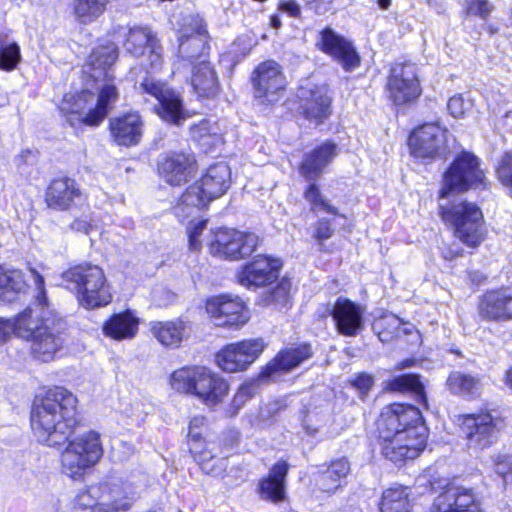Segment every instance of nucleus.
I'll return each mask as SVG.
<instances>
[{
  "label": "nucleus",
  "instance_id": "f257e3e1",
  "mask_svg": "<svg viewBox=\"0 0 512 512\" xmlns=\"http://www.w3.org/2000/svg\"><path fill=\"white\" fill-rule=\"evenodd\" d=\"M29 272L35 285V306H28L13 318L15 335L31 342L34 358L49 362L63 345L67 322L50 309L44 277L32 267Z\"/></svg>",
  "mask_w": 512,
  "mask_h": 512
},
{
  "label": "nucleus",
  "instance_id": "f03ea898",
  "mask_svg": "<svg viewBox=\"0 0 512 512\" xmlns=\"http://www.w3.org/2000/svg\"><path fill=\"white\" fill-rule=\"evenodd\" d=\"M382 455L393 463L414 459L426 446L427 428L419 408L393 403L385 406L377 421Z\"/></svg>",
  "mask_w": 512,
  "mask_h": 512
},
{
  "label": "nucleus",
  "instance_id": "7ed1b4c3",
  "mask_svg": "<svg viewBox=\"0 0 512 512\" xmlns=\"http://www.w3.org/2000/svg\"><path fill=\"white\" fill-rule=\"evenodd\" d=\"M77 423V398L64 387L47 390L33 404L31 428L42 444L54 447L66 443Z\"/></svg>",
  "mask_w": 512,
  "mask_h": 512
},
{
  "label": "nucleus",
  "instance_id": "20e7f679",
  "mask_svg": "<svg viewBox=\"0 0 512 512\" xmlns=\"http://www.w3.org/2000/svg\"><path fill=\"white\" fill-rule=\"evenodd\" d=\"M65 287L76 294L81 306L94 309L112 300L109 285L101 267L91 263L75 265L61 275Z\"/></svg>",
  "mask_w": 512,
  "mask_h": 512
},
{
  "label": "nucleus",
  "instance_id": "39448f33",
  "mask_svg": "<svg viewBox=\"0 0 512 512\" xmlns=\"http://www.w3.org/2000/svg\"><path fill=\"white\" fill-rule=\"evenodd\" d=\"M170 384L178 392L195 395L209 407L221 403L229 391V385L222 377L203 366H188L174 371Z\"/></svg>",
  "mask_w": 512,
  "mask_h": 512
},
{
  "label": "nucleus",
  "instance_id": "423d86ee",
  "mask_svg": "<svg viewBox=\"0 0 512 512\" xmlns=\"http://www.w3.org/2000/svg\"><path fill=\"white\" fill-rule=\"evenodd\" d=\"M103 455L99 433L85 432L68 442L61 453V469L67 476L77 479L96 465Z\"/></svg>",
  "mask_w": 512,
  "mask_h": 512
},
{
  "label": "nucleus",
  "instance_id": "0eeeda50",
  "mask_svg": "<svg viewBox=\"0 0 512 512\" xmlns=\"http://www.w3.org/2000/svg\"><path fill=\"white\" fill-rule=\"evenodd\" d=\"M442 218L451 223L456 237L469 247H477L484 240V220L480 208L461 201L450 207L441 205Z\"/></svg>",
  "mask_w": 512,
  "mask_h": 512
},
{
  "label": "nucleus",
  "instance_id": "6e6552de",
  "mask_svg": "<svg viewBox=\"0 0 512 512\" xmlns=\"http://www.w3.org/2000/svg\"><path fill=\"white\" fill-rule=\"evenodd\" d=\"M480 186H487L484 171L480 168V159L470 152H462L444 175L440 197L445 198L452 191H466Z\"/></svg>",
  "mask_w": 512,
  "mask_h": 512
},
{
  "label": "nucleus",
  "instance_id": "1a4fd4ad",
  "mask_svg": "<svg viewBox=\"0 0 512 512\" xmlns=\"http://www.w3.org/2000/svg\"><path fill=\"white\" fill-rule=\"evenodd\" d=\"M259 244V237L252 232L221 228L213 233L209 251L223 259L239 260L250 256Z\"/></svg>",
  "mask_w": 512,
  "mask_h": 512
},
{
  "label": "nucleus",
  "instance_id": "9d476101",
  "mask_svg": "<svg viewBox=\"0 0 512 512\" xmlns=\"http://www.w3.org/2000/svg\"><path fill=\"white\" fill-rule=\"evenodd\" d=\"M264 347L260 338L231 343L216 354L215 360L224 372L244 371L261 355Z\"/></svg>",
  "mask_w": 512,
  "mask_h": 512
},
{
  "label": "nucleus",
  "instance_id": "9b49d317",
  "mask_svg": "<svg viewBox=\"0 0 512 512\" xmlns=\"http://www.w3.org/2000/svg\"><path fill=\"white\" fill-rule=\"evenodd\" d=\"M139 89L142 93L149 94L158 101L156 112L163 120L178 124L180 120L185 118V111L179 93L171 89L166 83L146 75L140 82Z\"/></svg>",
  "mask_w": 512,
  "mask_h": 512
},
{
  "label": "nucleus",
  "instance_id": "f8f14e48",
  "mask_svg": "<svg viewBox=\"0 0 512 512\" xmlns=\"http://www.w3.org/2000/svg\"><path fill=\"white\" fill-rule=\"evenodd\" d=\"M416 66L412 63L395 64L386 84L388 97L395 105L409 104L421 94Z\"/></svg>",
  "mask_w": 512,
  "mask_h": 512
},
{
  "label": "nucleus",
  "instance_id": "ddd939ff",
  "mask_svg": "<svg viewBox=\"0 0 512 512\" xmlns=\"http://www.w3.org/2000/svg\"><path fill=\"white\" fill-rule=\"evenodd\" d=\"M123 48L133 57H140L148 52L150 68L153 71L161 69L163 64L162 46L157 35L149 27L129 28L124 34Z\"/></svg>",
  "mask_w": 512,
  "mask_h": 512
},
{
  "label": "nucleus",
  "instance_id": "4468645a",
  "mask_svg": "<svg viewBox=\"0 0 512 512\" xmlns=\"http://www.w3.org/2000/svg\"><path fill=\"white\" fill-rule=\"evenodd\" d=\"M503 425L501 418L494 417L489 412L469 414L463 418L462 430L469 447L484 449L496 441Z\"/></svg>",
  "mask_w": 512,
  "mask_h": 512
},
{
  "label": "nucleus",
  "instance_id": "2eb2a0df",
  "mask_svg": "<svg viewBox=\"0 0 512 512\" xmlns=\"http://www.w3.org/2000/svg\"><path fill=\"white\" fill-rule=\"evenodd\" d=\"M206 311L218 327L239 329L249 320L244 303L230 295L209 298L206 302Z\"/></svg>",
  "mask_w": 512,
  "mask_h": 512
},
{
  "label": "nucleus",
  "instance_id": "dca6fc26",
  "mask_svg": "<svg viewBox=\"0 0 512 512\" xmlns=\"http://www.w3.org/2000/svg\"><path fill=\"white\" fill-rule=\"evenodd\" d=\"M447 131L437 123H425L409 137L411 154L416 158L433 159L446 153Z\"/></svg>",
  "mask_w": 512,
  "mask_h": 512
},
{
  "label": "nucleus",
  "instance_id": "f3484780",
  "mask_svg": "<svg viewBox=\"0 0 512 512\" xmlns=\"http://www.w3.org/2000/svg\"><path fill=\"white\" fill-rule=\"evenodd\" d=\"M59 109L73 128L98 126L102 122L95 107V94L89 90L65 95Z\"/></svg>",
  "mask_w": 512,
  "mask_h": 512
},
{
  "label": "nucleus",
  "instance_id": "a211bd4d",
  "mask_svg": "<svg viewBox=\"0 0 512 512\" xmlns=\"http://www.w3.org/2000/svg\"><path fill=\"white\" fill-rule=\"evenodd\" d=\"M252 84L256 98L263 102L276 101L286 87V78L281 66L272 60L260 63L252 74Z\"/></svg>",
  "mask_w": 512,
  "mask_h": 512
},
{
  "label": "nucleus",
  "instance_id": "6ab92c4d",
  "mask_svg": "<svg viewBox=\"0 0 512 512\" xmlns=\"http://www.w3.org/2000/svg\"><path fill=\"white\" fill-rule=\"evenodd\" d=\"M281 265L279 259L258 255L238 271V282L248 289L269 285L277 279Z\"/></svg>",
  "mask_w": 512,
  "mask_h": 512
},
{
  "label": "nucleus",
  "instance_id": "aec40b11",
  "mask_svg": "<svg viewBox=\"0 0 512 512\" xmlns=\"http://www.w3.org/2000/svg\"><path fill=\"white\" fill-rule=\"evenodd\" d=\"M478 314L486 321L512 320V287L486 291L479 299Z\"/></svg>",
  "mask_w": 512,
  "mask_h": 512
},
{
  "label": "nucleus",
  "instance_id": "412c9836",
  "mask_svg": "<svg viewBox=\"0 0 512 512\" xmlns=\"http://www.w3.org/2000/svg\"><path fill=\"white\" fill-rule=\"evenodd\" d=\"M196 160L192 154L169 152L158 162L161 177L170 185L179 186L186 183L194 174Z\"/></svg>",
  "mask_w": 512,
  "mask_h": 512
},
{
  "label": "nucleus",
  "instance_id": "4be33fe9",
  "mask_svg": "<svg viewBox=\"0 0 512 512\" xmlns=\"http://www.w3.org/2000/svg\"><path fill=\"white\" fill-rule=\"evenodd\" d=\"M318 46L324 53L333 57L346 71H351L360 65V57L352 43L331 28L321 31Z\"/></svg>",
  "mask_w": 512,
  "mask_h": 512
},
{
  "label": "nucleus",
  "instance_id": "5701e85b",
  "mask_svg": "<svg viewBox=\"0 0 512 512\" xmlns=\"http://www.w3.org/2000/svg\"><path fill=\"white\" fill-rule=\"evenodd\" d=\"M305 117L316 124L322 123L331 114V98L326 86L307 83L298 90Z\"/></svg>",
  "mask_w": 512,
  "mask_h": 512
},
{
  "label": "nucleus",
  "instance_id": "b1692460",
  "mask_svg": "<svg viewBox=\"0 0 512 512\" xmlns=\"http://www.w3.org/2000/svg\"><path fill=\"white\" fill-rule=\"evenodd\" d=\"M331 316L340 335L355 337L364 327V309L347 298L336 300Z\"/></svg>",
  "mask_w": 512,
  "mask_h": 512
},
{
  "label": "nucleus",
  "instance_id": "393cba45",
  "mask_svg": "<svg viewBox=\"0 0 512 512\" xmlns=\"http://www.w3.org/2000/svg\"><path fill=\"white\" fill-rule=\"evenodd\" d=\"M84 201V195L74 179L62 177L52 180L46 190V203L55 210H69Z\"/></svg>",
  "mask_w": 512,
  "mask_h": 512
},
{
  "label": "nucleus",
  "instance_id": "a878e982",
  "mask_svg": "<svg viewBox=\"0 0 512 512\" xmlns=\"http://www.w3.org/2000/svg\"><path fill=\"white\" fill-rule=\"evenodd\" d=\"M431 512H480L471 489L450 487L436 497Z\"/></svg>",
  "mask_w": 512,
  "mask_h": 512
},
{
  "label": "nucleus",
  "instance_id": "bb28decb",
  "mask_svg": "<svg viewBox=\"0 0 512 512\" xmlns=\"http://www.w3.org/2000/svg\"><path fill=\"white\" fill-rule=\"evenodd\" d=\"M311 356L312 349L309 344L288 347L266 365L261 375L275 381L282 373L291 371Z\"/></svg>",
  "mask_w": 512,
  "mask_h": 512
},
{
  "label": "nucleus",
  "instance_id": "cd10ccee",
  "mask_svg": "<svg viewBox=\"0 0 512 512\" xmlns=\"http://www.w3.org/2000/svg\"><path fill=\"white\" fill-rule=\"evenodd\" d=\"M109 127L114 142L120 146L138 144L143 133V123L136 112L111 118Z\"/></svg>",
  "mask_w": 512,
  "mask_h": 512
},
{
  "label": "nucleus",
  "instance_id": "c85d7f7f",
  "mask_svg": "<svg viewBox=\"0 0 512 512\" xmlns=\"http://www.w3.org/2000/svg\"><path fill=\"white\" fill-rule=\"evenodd\" d=\"M336 155V144L331 141H326L311 152L305 154L299 166V172L307 181H316Z\"/></svg>",
  "mask_w": 512,
  "mask_h": 512
},
{
  "label": "nucleus",
  "instance_id": "c756f323",
  "mask_svg": "<svg viewBox=\"0 0 512 512\" xmlns=\"http://www.w3.org/2000/svg\"><path fill=\"white\" fill-rule=\"evenodd\" d=\"M109 486L107 492L110 497L112 512L128 511L132 504L139 498L142 484L134 479H112L105 482Z\"/></svg>",
  "mask_w": 512,
  "mask_h": 512
},
{
  "label": "nucleus",
  "instance_id": "7c9ffc66",
  "mask_svg": "<svg viewBox=\"0 0 512 512\" xmlns=\"http://www.w3.org/2000/svg\"><path fill=\"white\" fill-rule=\"evenodd\" d=\"M108 489L103 482L79 492L71 502L70 512H112Z\"/></svg>",
  "mask_w": 512,
  "mask_h": 512
},
{
  "label": "nucleus",
  "instance_id": "2f4dec72",
  "mask_svg": "<svg viewBox=\"0 0 512 512\" xmlns=\"http://www.w3.org/2000/svg\"><path fill=\"white\" fill-rule=\"evenodd\" d=\"M118 58L117 46L109 42L94 48L89 55L85 64V73L91 78L98 81L109 78V70Z\"/></svg>",
  "mask_w": 512,
  "mask_h": 512
},
{
  "label": "nucleus",
  "instance_id": "473e14b6",
  "mask_svg": "<svg viewBox=\"0 0 512 512\" xmlns=\"http://www.w3.org/2000/svg\"><path fill=\"white\" fill-rule=\"evenodd\" d=\"M151 332L163 346L177 348L190 335L191 325L180 318L157 321L151 324Z\"/></svg>",
  "mask_w": 512,
  "mask_h": 512
},
{
  "label": "nucleus",
  "instance_id": "72a5a7b5",
  "mask_svg": "<svg viewBox=\"0 0 512 512\" xmlns=\"http://www.w3.org/2000/svg\"><path fill=\"white\" fill-rule=\"evenodd\" d=\"M192 66L191 86L200 98H213L219 92V82L214 68L206 59Z\"/></svg>",
  "mask_w": 512,
  "mask_h": 512
},
{
  "label": "nucleus",
  "instance_id": "f704fd0d",
  "mask_svg": "<svg viewBox=\"0 0 512 512\" xmlns=\"http://www.w3.org/2000/svg\"><path fill=\"white\" fill-rule=\"evenodd\" d=\"M288 469V464L285 461L278 462L272 467L269 475L260 480L258 492L261 499L273 503L285 499V479Z\"/></svg>",
  "mask_w": 512,
  "mask_h": 512
},
{
  "label": "nucleus",
  "instance_id": "c9c22d12",
  "mask_svg": "<svg viewBox=\"0 0 512 512\" xmlns=\"http://www.w3.org/2000/svg\"><path fill=\"white\" fill-rule=\"evenodd\" d=\"M27 284L23 271L0 265V303H13L27 294Z\"/></svg>",
  "mask_w": 512,
  "mask_h": 512
},
{
  "label": "nucleus",
  "instance_id": "e433bc0d",
  "mask_svg": "<svg viewBox=\"0 0 512 512\" xmlns=\"http://www.w3.org/2000/svg\"><path fill=\"white\" fill-rule=\"evenodd\" d=\"M231 171L229 166L220 162L210 166L206 174L198 181L210 199H216L226 193L230 187Z\"/></svg>",
  "mask_w": 512,
  "mask_h": 512
},
{
  "label": "nucleus",
  "instance_id": "4c0bfd02",
  "mask_svg": "<svg viewBox=\"0 0 512 512\" xmlns=\"http://www.w3.org/2000/svg\"><path fill=\"white\" fill-rule=\"evenodd\" d=\"M212 200L213 199L208 197L207 193H204L201 185L196 182L195 184L188 187L182 194L178 203L174 207V213L180 219L188 218L193 216L197 211L205 207L207 203Z\"/></svg>",
  "mask_w": 512,
  "mask_h": 512
},
{
  "label": "nucleus",
  "instance_id": "58836bf2",
  "mask_svg": "<svg viewBox=\"0 0 512 512\" xmlns=\"http://www.w3.org/2000/svg\"><path fill=\"white\" fill-rule=\"evenodd\" d=\"M138 331V320L132 312L114 314L103 325L105 336L115 340L133 338Z\"/></svg>",
  "mask_w": 512,
  "mask_h": 512
},
{
  "label": "nucleus",
  "instance_id": "ea45409f",
  "mask_svg": "<svg viewBox=\"0 0 512 512\" xmlns=\"http://www.w3.org/2000/svg\"><path fill=\"white\" fill-rule=\"evenodd\" d=\"M179 55L182 60L175 64L176 71H179L186 62L189 65L197 64L202 59H206L208 50V36H195L185 39H179Z\"/></svg>",
  "mask_w": 512,
  "mask_h": 512
},
{
  "label": "nucleus",
  "instance_id": "a19ab883",
  "mask_svg": "<svg viewBox=\"0 0 512 512\" xmlns=\"http://www.w3.org/2000/svg\"><path fill=\"white\" fill-rule=\"evenodd\" d=\"M349 473L350 463L346 458L334 460L326 470L319 475V488L324 492H335L341 486V480Z\"/></svg>",
  "mask_w": 512,
  "mask_h": 512
},
{
  "label": "nucleus",
  "instance_id": "79ce46f5",
  "mask_svg": "<svg viewBox=\"0 0 512 512\" xmlns=\"http://www.w3.org/2000/svg\"><path fill=\"white\" fill-rule=\"evenodd\" d=\"M408 487L395 486L383 491L379 503L380 512H411Z\"/></svg>",
  "mask_w": 512,
  "mask_h": 512
},
{
  "label": "nucleus",
  "instance_id": "37998d69",
  "mask_svg": "<svg viewBox=\"0 0 512 512\" xmlns=\"http://www.w3.org/2000/svg\"><path fill=\"white\" fill-rule=\"evenodd\" d=\"M385 389L401 393L412 392L417 397L419 403L427 406L425 387L417 374H403L396 376L386 382Z\"/></svg>",
  "mask_w": 512,
  "mask_h": 512
},
{
  "label": "nucleus",
  "instance_id": "c03bdc74",
  "mask_svg": "<svg viewBox=\"0 0 512 512\" xmlns=\"http://www.w3.org/2000/svg\"><path fill=\"white\" fill-rule=\"evenodd\" d=\"M108 1L109 0H74V15L82 24L92 23L103 14Z\"/></svg>",
  "mask_w": 512,
  "mask_h": 512
},
{
  "label": "nucleus",
  "instance_id": "a18cd8bd",
  "mask_svg": "<svg viewBox=\"0 0 512 512\" xmlns=\"http://www.w3.org/2000/svg\"><path fill=\"white\" fill-rule=\"evenodd\" d=\"M447 388L455 395H473L479 385V379L460 371H453L447 378Z\"/></svg>",
  "mask_w": 512,
  "mask_h": 512
},
{
  "label": "nucleus",
  "instance_id": "49530a36",
  "mask_svg": "<svg viewBox=\"0 0 512 512\" xmlns=\"http://www.w3.org/2000/svg\"><path fill=\"white\" fill-rule=\"evenodd\" d=\"M307 186L304 191V198L310 204V209L314 213L326 212L333 215H340L338 209L331 205L325 196L321 193L319 186L315 181Z\"/></svg>",
  "mask_w": 512,
  "mask_h": 512
},
{
  "label": "nucleus",
  "instance_id": "de8ad7c7",
  "mask_svg": "<svg viewBox=\"0 0 512 512\" xmlns=\"http://www.w3.org/2000/svg\"><path fill=\"white\" fill-rule=\"evenodd\" d=\"M206 428V418L204 416H195L190 420L188 436L190 438L189 450L199 461H204L208 457L200 450L203 431Z\"/></svg>",
  "mask_w": 512,
  "mask_h": 512
},
{
  "label": "nucleus",
  "instance_id": "09e8293b",
  "mask_svg": "<svg viewBox=\"0 0 512 512\" xmlns=\"http://www.w3.org/2000/svg\"><path fill=\"white\" fill-rule=\"evenodd\" d=\"M118 99V91L114 84L105 82L99 88L97 99L95 98V107L100 116L101 121L106 117L109 110L113 107Z\"/></svg>",
  "mask_w": 512,
  "mask_h": 512
},
{
  "label": "nucleus",
  "instance_id": "8fccbe9b",
  "mask_svg": "<svg viewBox=\"0 0 512 512\" xmlns=\"http://www.w3.org/2000/svg\"><path fill=\"white\" fill-rule=\"evenodd\" d=\"M400 328L401 319L395 315L385 316L374 324L381 342H389L393 338L400 337Z\"/></svg>",
  "mask_w": 512,
  "mask_h": 512
},
{
  "label": "nucleus",
  "instance_id": "3c124183",
  "mask_svg": "<svg viewBox=\"0 0 512 512\" xmlns=\"http://www.w3.org/2000/svg\"><path fill=\"white\" fill-rule=\"evenodd\" d=\"M195 36H208L203 19L198 15H187L183 18L179 30V39H185Z\"/></svg>",
  "mask_w": 512,
  "mask_h": 512
},
{
  "label": "nucleus",
  "instance_id": "603ef678",
  "mask_svg": "<svg viewBox=\"0 0 512 512\" xmlns=\"http://www.w3.org/2000/svg\"><path fill=\"white\" fill-rule=\"evenodd\" d=\"M291 282L282 279L272 291L266 293L264 301L266 304H274L282 308L286 307L290 301Z\"/></svg>",
  "mask_w": 512,
  "mask_h": 512
},
{
  "label": "nucleus",
  "instance_id": "864d4df0",
  "mask_svg": "<svg viewBox=\"0 0 512 512\" xmlns=\"http://www.w3.org/2000/svg\"><path fill=\"white\" fill-rule=\"evenodd\" d=\"M21 60L20 47L16 43L0 46V69L11 71Z\"/></svg>",
  "mask_w": 512,
  "mask_h": 512
},
{
  "label": "nucleus",
  "instance_id": "5fc2aeb1",
  "mask_svg": "<svg viewBox=\"0 0 512 512\" xmlns=\"http://www.w3.org/2000/svg\"><path fill=\"white\" fill-rule=\"evenodd\" d=\"M494 11V5L488 0H466L463 13L466 16H477L482 20H487Z\"/></svg>",
  "mask_w": 512,
  "mask_h": 512
},
{
  "label": "nucleus",
  "instance_id": "6e6d98bb",
  "mask_svg": "<svg viewBox=\"0 0 512 512\" xmlns=\"http://www.w3.org/2000/svg\"><path fill=\"white\" fill-rule=\"evenodd\" d=\"M254 383H245L239 387L230 404V416H235L244 404L256 394Z\"/></svg>",
  "mask_w": 512,
  "mask_h": 512
},
{
  "label": "nucleus",
  "instance_id": "4d7b16f0",
  "mask_svg": "<svg viewBox=\"0 0 512 512\" xmlns=\"http://www.w3.org/2000/svg\"><path fill=\"white\" fill-rule=\"evenodd\" d=\"M333 234L334 228L330 220L321 218L315 223L313 237L318 242L319 251H326L324 241L331 238Z\"/></svg>",
  "mask_w": 512,
  "mask_h": 512
},
{
  "label": "nucleus",
  "instance_id": "13d9d810",
  "mask_svg": "<svg viewBox=\"0 0 512 512\" xmlns=\"http://www.w3.org/2000/svg\"><path fill=\"white\" fill-rule=\"evenodd\" d=\"M499 181L512 191V152L506 153L497 168Z\"/></svg>",
  "mask_w": 512,
  "mask_h": 512
},
{
  "label": "nucleus",
  "instance_id": "bf43d9fd",
  "mask_svg": "<svg viewBox=\"0 0 512 512\" xmlns=\"http://www.w3.org/2000/svg\"><path fill=\"white\" fill-rule=\"evenodd\" d=\"M206 220H199L197 222H191L187 228L189 247L191 250L199 251L201 248V241L199 236L202 234L206 227Z\"/></svg>",
  "mask_w": 512,
  "mask_h": 512
},
{
  "label": "nucleus",
  "instance_id": "052dcab7",
  "mask_svg": "<svg viewBox=\"0 0 512 512\" xmlns=\"http://www.w3.org/2000/svg\"><path fill=\"white\" fill-rule=\"evenodd\" d=\"M278 411L277 405L275 403H269L262 407H260L258 414L255 417L250 419V422L254 426H262L268 424L269 420L275 415Z\"/></svg>",
  "mask_w": 512,
  "mask_h": 512
},
{
  "label": "nucleus",
  "instance_id": "680f3d73",
  "mask_svg": "<svg viewBox=\"0 0 512 512\" xmlns=\"http://www.w3.org/2000/svg\"><path fill=\"white\" fill-rule=\"evenodd\" d=\"M373 383V377L367 373H361L351 380V385L358 391L361 399H365Z\"/></svg>",
  "mask_w": 512,
  "mask_h": 512
},
{
  "label": "nucleus",
  "instance_id": "e2e57ef3",
  "mask_svg": "<svg viewBox=\"0 0 512 512\" xmlns=\"http://www.w3.org/2000/svg\"><path fill=\"white\" fill-rule=\"evenodd\" d=\"M447 109L454 118H459L464 115L466 105L461 95L453 96L447 103Z\"/></svg>",
  "mask_w": 512,
  "mask_h": 512
},
{
  "label": "nucleus",
  "instance_id": "0e129e2a",
  "mask_svg": "<svg viewBox=\"0 0 512 512\" xmlns=\"http://www.w3.org/2000/svg\"><path fill=\"white\" fill-rule=\"evenodd\" d=\"M494 471L505 478L512 471V462L508 456L498 455L494 460Z\"/></svg>",
  "mask_w": 512,
  "mask_h": 512
},
{
  "label": "nucleus",
  "instance_id": "69168bd1",
  "mask_svg": "<svg viewBox=\"0 0 512 512\" xmlns=\"http://www.w3.org/2000/svg\"><path fill=\"white\" fill-rule=\"evenodd\" d=\"M463 253V249L457 242L451 244H443L441 247V255L446 260H453Z\"/></svg>",
  "mask_w": 512,
  "mask_h": 512
},
{
  "label": "nucleus",
  "instance_id": "338daca9",
  "mask_svg": "<svg viewBox=\"0 0 512 512\" xmlns=\"http://www.w3.org/2000/svg\"><path fill=\"white\" fill-rule=\"evenodd\" d=\"M13 333L15 334L13 319L0 318V344L4 343Z\"/></svg>",
  "mask_w": 512,
  "mask_h": 512
},
{
  "label": "nucleus",
  "instance_id": "774afa93",
  "mask_svg": "<svg viewBox=\"0 0 512 512\" xmlns=\"http://www.w3.org/2000/svg\"><path fill=\"white\" fill-rule=\"evenodd\" d=\"M315 418L316 415L314 413H309L303 419V428L305 432L310 436L316 435L320 427L318 423H315Z\"/></svg>",
  "mask_w": 512,
  "mask_h": 512
}]
</instances>
